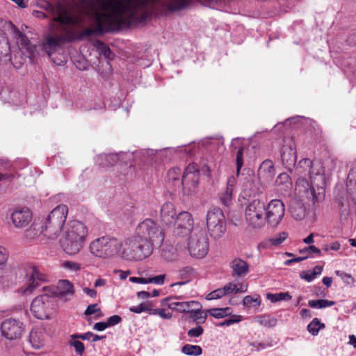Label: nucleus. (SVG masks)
I'll return each mask as SVG.
<instances>
[{"label": "nucleus", "instance_id": "8", "mask_svg": "<svg viewBox=\"0 0 356 356\" xmlns=\"http://www.w3.org/2000/svg\"><path fill=\"white\" fill-rule=\"evenodd\" d=\"M40 7L51 16L50 26L52 29H54L55 22L59 23L60 25H63L68 23H77L79 22V19H73L70 17L72 10H69L62 3H57L54 6L47 1H42L40 3Z\"/></svg>", "mask_w": 356, "mask_h": 356}, {"label": "nucleus", "instance_id": "35", "mask_svg": "<svg viewBox=\"0 0 356 356\" xmlns=\"http://www.w3.org/2000/svg\"><path fill=\"white\" fill-rule=\"evenodd\" d=\"M58 294L60 296L65 295H72L74 293L73 284L68 280H60L58 283Z\"/></svg>", "mask_w": 356, "mask_h": 356}, {"label": "nucleus", "instance_id": "24", "mask_svg": "<svg viewBox=\"0 0 356 356\" xmlns=\"http://www.w3.org/2000/svg\"><path fill=\"white\" fill-rule=\"evenodd\" d=\"M300 256L288 259L284 262L286 265H290L293 262H300L309 257H318L321 254V251L316 246H308L300 250Z\"/></svg>", "mask_w": 356, "mask_h": 356}, {"label": "nucleus", "instance_id": "12", "mask_svg": "<svg viewBox=\"0 0 356 356\" xmlns=\"http://www.w3.org/2000/svg\"><path fill=\"white\" fill-rule=\"evenodd\" d=\"M173 224L175 226L173 230L174 236L177 238H184L192 232L194 221L189 212L183 211L178 214Z\"/></svg>", "mask_w": 356, "mask_h": 356}, {"label": "nucleus", "instance_id": "10", "mask_svg": "<svg viewBox=\"0 0 356 356\" xmlns=\"http://www.w3.org/2000/svg\"><path fill=\"white\" fill-rule=\"evenodd\" d=\"M248 284L244 281L228 282L224 286L213 290L206 296L207 300L220 299L232 294L245 293L248 291Z\"/></svg>", "mask_w": 356, "mask_h": 356}, {"label": "nucleus", "instance_id": "52", "mask_svg": "<svg viewBox=\"0 0 356 356\" xmlns=\"http://www.w3.org/2000/svg\"><path fill=\"white\" fill-rule=\"evenodd\" d=\"M181 170L179 168H172L168 172V177L170 180L175 181L179 179Z\"/></svg>", "mask_w": 356, "mask_h": 356}, {"label": "nucleus", "instance_id": "59", "mask_svg": "<svg viewBox=\"0 0 356 356\" xmlns=\"http://www.w3.org/2000/svg\"><path fill=\"white\" fill-rule=\"evenodd\" d=\"M129 281L134 283L138 284H146L147 282H156V277H152L149 281H147L145 279L137 277H131Z\"/></svg>", "mask_w": 356, "mask_h": 356}, {"label": "nucleus", "instance_id": "15", "mask_svg": "<svg viewBox=\"0 0 356 356\" xmlns=\"http://www.w3.org/2000/svg\"><path fill=\"white\" fill-rule=\"evenodd\" d=\"M4 27L10 30L14 34L19 48L26 54V56L30 58H33L36 49L35 45L31 44L28 38L24 33L19 31L11 22H6Z\"/></svg>", "mask_w": 356, "mask_h": 356}, {"label": "nucleus", "instance_id": "58", "mask_svg": "<svg viewBox=\"0 0 356 356\" xmlns=\"http://www.w3.org/2000/svg\"><path fill=\"white\" fill-rule=\"evenodd\" d=\"M282 182H285L286 184L291 185L290 178L286 173L280 174L276 179V184L277 185H280Z\"/></svg>", "mask_w": 356, "mask_h": 356}, {"label": "nucleus", "instance_id": "48", "mask_svg": "<svg viewBox=\"0 0 356 356\" xmlns=\"http://www.w3.org/2000/svg\"><path fill=\"white\" fill-rule=\"evenodd\" d=\"M161 305L162 308L157 309V314L163 319H170L172 316V310L173 309H170L167 305L163 307L162 302H161Z\"/></svg>", "mask_w": 356, "mask_h": 356}, {"label": "nucleus", "instance_id": "20", "mask_svg": "<svg viewBox=\"0 0 356 356\" xmlns=\"http://www.w3.org/2000/svg\"><path fill=\"white\" fill-rule=\"evenodd\" d=\"M282 160L284 165L289 169L295 165L297 160L296 148L292 139L284 140L282 149Z\"/></svg>", "mask_w": 356, "mask_h": 356}, {"label": "nucleus", "instance_id": "50", "mask_svg": "<svg viewBox=\"0 0 356 356\" xmlns=\"http://www.w3.org/2000/svg\"><path fill=\"white\" fill-rule=\"evenodd\" d=\"M235 177L233 176L229 177L227 179L226 190L224 193L227 195H230L233 197V193L235 188Z\"/></svg>", "mask_w": 356, "mask_h": 356}, {"label": "nucleus", "instance_id": "31", "mask_svg": "<svg viewBox=\"0 0 356 356\" xmlns=\"http://www.w3.org/2000/svg\"><path fill=\"white\" fill-rule=\"evenodd\" d=\"M258 193V189L256 188L254 185V180L252 177H246V181L244 182L243 185V189L241 194L243 198L246 197H250L252 195Z\"/></svg>", "mask_w": 356, "mask_h": 356}, {"label": "nucleus", "instance_id": "47", "mask_svg": "<svg viewBox=\"0 0 356 356\" xmlns=\"http://www.w3.org/2000/svg\"><path fill=\"white\" fill-rule=\"evenodd\" d=\"M192 314V318L199 323H204L208 316L207 310L202 311V309L195 310Z\"/></svg>", "mask_w": 356, "mask_h": 356}, {"label": "nucleus", "instance_id": "34", "mask_svg": "<svg viewBox=\"0 0 356 356\" xmlns=\"http://www.w3.org/2000/svg\"><path fill=\"white\" fill-rule=\"evenodd\" d=\"M348 191L356 199V166L350 170L347 178Z\"/></svg>", "mask_w": 356, "mask_h": 356}, {"label": "nucleus", "instance_id": "56", "mask_svg": "<svg viewBox=\"0 0 356 356\" xmlns=\"http://www.w3.org/2000/svg\"><path fill=\"white\" fill-rule=\"evenodd\" d=\"M220 200L222 204L226 207H229L232 202V197L230 195H227L225 193H222L220 195Z\"/></svg>", "mask_w": 356, "mask_h": 356}, {"label": "nucleus", "instance_id": "26", "mask_svg": "<svg viewBox=\"0 0 356 356\" xmlns=\"http://www.w3.org/2000/svg\"><path fill=\"white\" fill-rule=\"evenodd\" d=\"M204 145L212 152H222L225 149L224 140L222 137L207 138L204 140Z\"/></svg>", "mask_w": 356, "mask_h": 356}, {"label": "nucleus", "instance_id": "25", "mask_svg": "<svg viewBox=\"0 0 356 356\" xmlns=\"http://www.w3.org/2000/svg\"><path fill=\"white\" fill-rule=\"evenodd\" d=\"M232 152L236 155V173L238 175L242 166L243 165V151L244 147L239 138H236L232 142Z\"/></svg>", "mask_w": 356, "mask_h": 356}, {"label": "nucleus", "instance_id": "37", "mask_svg": "<svg viewBox=\"0 0 356 356\" xmlns=\"http://www.w3.org/2000/svg\"><path fill=\"white\" fill-rule=\"evenodd\" d=\"M266 298L273 303L282 300H290L292 296L289 292H280L277 293H266Z\"/></svg>", "mask_w": 356, "mask_h": 356}, {"label": "nucleus", "instance_id": "45", "mask_svg": "<svg viewBox=\"0 0 356 356\" xmlns=\"http://www.w3.org/2000/svg\"><path fill=\"white\" fill-rule=\"evenodd\" d=\"M129 310L131 312L136 313V314H140L143 312H151L152 311V314H154V310L152 309V305L149 302H144L140 303L138 306L131 307L129 308Z\"/></svg>", "mask_w": 356, "mask_h": 356}, {"label": "nucleus", "instance_id": "6", "mask_svg": "<svg viewBox=\"0 0 356 356\" xmlns=\"http://www.w3.org/2000/svg\"><path fill=\"white\" fill-rule=\"evenodd\" d=\"M62 33L55 36L46 38L42 43L43 49L49 57L58 49L62 44L75 40L77 32L75 29H69L65 25H60Z\"/></svg>", "mask_w": 356, "mask_h": 356}, {"label": "nucleus", "instance_id": "33", "mask_svg": "<svg viewBox=\"0 0 356 356\" xmlns=\"http://www.w3.org/2000/svg\"><path fill=\"white\" fill-rule=\"evenodd\" d=\"M185 250L195 259L204 258L208 253V246H185Z\"/></svg>", "mask_w": 356, "mask_h": 356}, {"label": "nucleus", "instance_id": "64", "mask_svg": "<svg viewBox=\"0 0 356 356\" xmlns=\"http://www.w3.org/2000/svg\"><path fill=\"white\" fill-rule=\"evenodd\" d=\"M63 266L66 268H69L74 271L78 270L81 268L80 265L78 263L72 261H65L63 264Z\"/></svg>", "mask_w": 356, "mask_h": 356}, {"label": "nucleus", "instance_id": "11", "mask_svg": "<svg viewBox=\"0 0 356 356\" xmlns=\"http://www.w3.org/2000/svg\"><path fill=\"white\" fill-rule=\"evenodd\" d=\"M285 213L284 203L277 199L272 200L266 206L265 218L266 221L272 226H277L282 220Z\"/></svg>", "mask_w": 356, "mask_h": 356}, {"label": "nucleus", "instance_id": "62", "mask_svg": "<svg viewBox=\"0 0 356 356\" xmlns=\"http://www.w3.org/2000/svg\"><path fill=\"white\" fill-rule=\"evenodd\" d=\"M93 333L91 332H88L84 334H74L73 337L74 338H79V339L82 340H91L92 339Z\"/></svg>", "mask_w": 356, "mask_h": 356}, {"label": "nucleus", "instance_id": "7", "mask_svg": "<svg viewBox=\"0 0 356 356\" xmlns=\"http://www.w3.org/2000/svg\"><path fill=\"white\" fill-rule=\"evenodd\" d=\"M207 226L211 237L215 240L221 238L226 229L225 217L219 208L211 209L207 214Z\"/></svg>", "mask_w": 356, "mask_h": 356}, {"label": "nucleus", "instance_id": "60", "mask_svg": "<svg viewBox=\"0 0 356 356\" xmlns=\"http://www.w3.org/2000/svg\"><path fill=\"white\" fill-rule=\"evenodd\" d=\"M63 251L69 255H74L80 251L79 246H63Z\"/></svg>", "mask_w": 356, "mask_h": 356}, {"label": "nucleus", "instance_id": "2", "mask_svg": "<svg viewBox=\"0 0 356 356\" xmlns=\"http://www.w3.org/2000/svg\"><path fill=\"white\" fill-rule=\"evenodd\" d=\"M299 175L296 184V190L304 192L308 199L314 204L323 197V185L325 182L324 170L318 161L313 162L309 159L300 161L296 167Z\"/></svg>", "mask_w": 356, "mask_h": 356}, {"label": "nucleus", "instance_id": "49", "mask_svg": "<svg viewBox=\"0 0 356 356\" xmlns=\"http://www.w3.org/2000/svg\"><path fill=\"white\" fill-rule=\"evenodd\" d=\"M243 320V317L239 315H234L231 318L218 323V326H230L234 323H237Z\"/></svg>", "mask_w": 356, "mask_h": 356}, {"label": "nucleus", "instance_id": "42", "mask_svg": "<svg viewBox=\"0 0 356 356\" xmlns=\"http://www.w3.org/2000/svg\"><path fill=\"white\" fill-rule=\"evenodd\" d=\"M162 255L167 261H173L178 257L177 246H165L162 250Z\"/></svg>", "mask_w": 356, "mask_h": 356}, {"label": "nucleus", "instance_id": "41", "mask_svg": "<svg viewBox=\"0 0 356 356\" xmlns=\"http://www.w3.org/2000/svg\"><path fill=\"white\" fill-rule=\"evenodd\" d=\"M181 352L187 355L199 356L202 353V349L200 346L186 344L181 348Z\"/></svg>", "mask_w": 356, "mask_h": 356}, {"label": "nucleus", "instance_id": "4", "mask_svg": "<svg viewBox=\"0 0 356 356\" xmlns=\"http://www.w3.org/2000/svg\"><path fill=\"white\" fill-rule=\"evenodd\" d=\"M31 311L38 319H50L56 313V306L52 298L43 294L34 298L31 305Z\"/></svg>", "mask_w": 356, "mask_h": 356}, {"label": "nucleus", "instance_id": "39", "mask_svg": "<svg viewBox=\"0 0 356 356\" xmlns=\"http://www.w3.org/2000/svg\"><path fill=\"white\" fill-rule=\"evenodd\" d=\"M334 305H335V302L325 299L311 300L308 302L309 307L316 309L326 308L333 306Z\"/></svg>", "mask_w": 356, "mask_h": 356}, {"label": "nucleus", "instance_id": "55", "mask_svg": "<svg viewBox=\"0 0 356 356\" xmlns=\"http://www.w3.org/2000/svg\"><path fill=\"white\" fill-rule=\"evenodd\" d=\"M96 241L100 243L102 245H108L117 242L116 238L110 237L108 236H102V238H97Z\"/></svg>", "mask_w": 356, "mask_h": 356}, {"label": "nucleus", "instance_id": "5", "mask_svg": "<svg viewBox=\"0 0 356 356\" xmlns=\"http://www.w3.org/2000/svg\"><path fill=\"white\" fill-rule=\"evenodd\" d=\"M264 202L259 199L250 202L245 209V220L247 224L252 228H260L265 225Z\"/></svg>", "mask_w": 356, "mask_h": 356}, {"label": "nucleus", "instance_id": "63", "mask_svg": "<svg viewBox=\"0 0 356 356\" xmlns=\"http://www.w3.org/2000/svg\"><path fill=\"white\" fill-rule=\"evenodd\" d=\"M99 310L97 304H92L87 307L85 314L87 316L92 315Z\"/></svg>", "mask_w": 356, "mask_h": 356}, {"label": "nucleus", "instance_id": "3", "mask_svg": "<svg viewBox=\"0 0 356 356\" xmlns=\"http://www.w3.org/2000/svg\"><path fill=\"white\" fill-rule=\"evenodd\" d=\"M68 213V207L65 204H59L55 207L46 218L41 227V233L49 239H56L60 235Z\"/></svg>", "mask_w": 356, "mask_h": 356}, {"label": "nucleus", "instance_id": "29", "mask_svg": "<svg viewBox=\"0 0 356 356\" xmlns=\"http://www.w3.org/2000/svg\"><path fill=\"white\" fill-rule=\"evenodd\" d=\"M29 341L35 349H40L44 344V334L40 329H33L29 335Z\"/></svg>", "mask_w": 356, "mask_h": 356}, {"label": "nucleus", "instance_id": "21", "mask_svg": "<svg viewBox=\"0 0 356 356\" xmlns=\"http://www.w3.org/2000/svg\"><path fill=\"white\" fill-rule=\"evenodd\" d=\"M33 215L28 208L16 209L11 213L10 219L16 228H23L32 220Z\"/></svg>", "mask_w": 356, "mask_h": 356}, {"label": "nucleus", "instance_id": "16", "mask_svg": "<svg viewBox=\"0 0 356 356\" xmlns=\"http://www.w3.org/2000/svg\"><path fill=\"white\" fill-rule=\"evenodd\" d=\"M177 298H168L162 300V305H167L170 309L179 312L193 313L195 310L202 309L201 304L197 301L177 302Z\"/></svg>", "mask_w": 356, "mask_h": 356}, {"label": "nucleus", "instance_id": "44", "mask_svg": "<svg viewBox=\"0 0 356 356\" xmlns=\"http://www.w3.org/2000/svg\"><path fill=\"white\" fill-rule=\"evenodd\" d=\"M255 321L261 325L265 327H274L277 323V321L275 318L270 317L268 315L257 316Z\"/></svg>", "mask_w": 356, "mask_h": 356}, {"label": "nucleus", "instance_id": "46", "mask_svg": "<svg viewBox=\"0 0 356 356\" xmlns=\"http://www.w3.org/2000/svg\"><path fill=\"white\" fill-rule=\"evenodd\" d=\"M289 234L286 232H281L275 234L270 240L272 245H280L285 241Z\"/></svg>", "mask_w": 356, "mask_h": 356}, {"label": "nucleus", "instance_id": "22", "mask_svg": "<svg viewBox=\"0 0 356 356\" xmlns=\"http://www.w3.org/2000/svg\"><path fill=\"white\" fill-rule=\"evenodd\" d=\"M176 210L171 202H165L161 209V223L162 226L169 227L175 222Z\"/></svg>", "mask_w": 356, "mask_h": 356}, {"label": "nucleus", "instance_id": "40", "mask_svg": "<svg viewBox=\"0 0 356 356\" xmlns=\"http://www.w3.org/2000/svg\"><path fill=\"white\" fill-rule=\"evenodd\" d=\"M243 305L248 308H257L261 305L260 297L259 295L246 296L243 299Z\"/></svg>", "mask_w": 356, "mask_h": 356}, {"label": "nucleus", "instance_id": "18", "mask_svg": "<svg viewBox=\"0 0 356 356\" xmlns=\"http://www.w3.org/2000/svg\"><path fill=\"white\" fill-rule=\"evenodd\" d=\"M26 282L19 289V293L24 296L31 295L38 286V281H44L43 275L38 272L36 267H33L31 272L27 273Z\"/></svg>", "mask_w": 356, "mask_h": 356}, {"label": "nucleus", "instance_id": "1", "mask_svg": "<svg viewBox=\"0 0 356 356\" xmlns=\"http://www.w3.org/2000/svg\"><path fill=\"white\" fill-rule=\"evenodd\" d=\"M155 2L156 0H81L70 14L73 19H77L79 22L65 25L76 31L75 40L94 33L118 31L147 19Z\"/></svg>", "mask_w": 356, "mask_h": 356}, {"label": "nucleus", "instance_id": "36", "mask_svg": "<svg viewBox=\"0 0 356 356\" xmlns=\"http://www.w3.org/2000/svg\"><path fill=\"white\" fill-rule=\"evenodd\" d=\"M232 310L230 307L225 308H213L207 310L208 315L215 318H222L231 314Z\"/></svg>", "mask_w": 356, "mask_h": 356}, {"label": "nucleus", "instance_id": "32", "mask_svg": "<svg viewBox=\"0 0 356 356\" xmlns=\"http://www.w3.org/2000/svg\"><path fill=\"white\" fill-rule=\"evenodd\" d=\"M323 267L322 266H316L311 270H304L300 273V277L308 282L313 281L318 275L323 272Z\"/></svg>", "mask_w": 356, "mask_h": 356}, {"label": "nucleus", "instance_id": "53", "mask_svg": "<svg viewBox=\"0 0 356 356\" xmlns=\"http://www.w3.org/2000/svg\"><path fill=\"white\" fill-rule=\"evenodd\" d=\"M8 258V252L5 246H0V267L5 265Z\"/></svg>", "mask_w": 356, "mask_h": 356}, {"label": "nucleus", "instance_id": "23", "mask_svg": "<svg viewBox=\"0 0 356 356\" xmlns=\"http://www.w3.org/2000/svg\"><path fill=\"white\" fill-rule=\"evenodd\" d=\"M92 255L101 259L115 257L118 254V246H89Z\"/></svg>", "mask_w": 356, "mask_h": 356}, {"label": "nucleus", "instance_id": "61", "mask_svg": "<svg viewBox=\"0 0 356 356\" xmlns=\"http://www.w3.org/2000/svg\"><path fill=\"white\" fill-rule=\"evenodd\" d=\"M250 346L253 347L257 351H260L269 346L268 344L263 342H252L250 343Z\"/></svg>", "mask_w": 356, "mask_h": 356}, {"label": "nucleus", "instance_id": "9", "mask_svg": "<svg viewBox=\"0 0 356 356\" xmlns=\"http://www.w3.org/2000/svg\"><path fill=\"white\" fill-rule=\"evenodd\" d=\"M88 229L83 223L79 220H70L64 227L63 238L65 243H83Z\"/></svg>", "mask_w": 356, "mask_h": 356}, {"label": "nucleus", "instance_id": "30", "mask_svg": "<svg viewBox=\"0 0 356 356\" xmlns=\"http://www.w3.org/2000/svg\"><path fill=\"white\" fill-rule=\"evenodd\" d=\"M209 243V238L207 233L202 229H195L188 238L189 245H207Z\"/></svg>", "mask_w": 356, "mask_h": 356}, {"label": "nucleus", "instance_id": "38", "mask_svg": "<svg viewBox=\"0 0 356 356\" xmlns=\"http://www.w3.org/2000/svg\"><path fill=\"white\" fill-rule=\"evenodd\" d=\"M325 325L318 318H314L307 325V331L313 336H316L319 331L325 328Z\"/></svg>", "mask_w": 356, "mask_h": 356}, {"label": "nucleus", "instance_id": "54", "mask_svg": "<svg viewBox=\"0 0 356 356\" xmlns=\"http://www.w3.org/2000/svg\"><path fill=\"white\" fill-rule=\"evenodd\" d=\"M203 328L198 325L194 328H192L188 331V336L190 337H198L203 334Z\"/></svg>", "mask_w": 356, "mask_h": 356}, {"label": "nucleus", "instance_id": "13", "mask_svg": "<svg viewBox=\"0 0 356 356\" xmlns=\"http://www.w3.org/2000/svg\"><path fill=\"white\" fill-rule=\"evenodd\" d=\"M150 246H118L116 257L129 261L142 260L152 252Z\"/></svg>", "mask_w": 356, "mask_h": 356}, {"label": "nucleus", "instance_id": "43", "mask_svg": "<svg viewBox=\"0 0 356 356\" xmlns=\"http://www.w3.org/2000/svg\"><path fill=\"white\" fill-rule=\"evenodd\" d=\"M69 345L74 348V350L77 355L82 356L85 351L84 344L79 341V338H74L73 334L70 337Z\"/></svg>", "mask_w": 356, "mask_h": 356}, {"label": "nucleus", "instance_id": "19", "mask_svg": "<svg viewBox=\"0 0 356 356\" xmlns=\"http://www.w3.org/2000/svg\"><path fill=\"white\" fill-rule=\"evenodd\" d=\"M136 234L141 242L153 243L156 235L155 222L152 219H146L136 228Z\"/></svg>", "mask_w": 356, "mask_h": 356}, {"label": "nucleus", "instance_id": "14", "mask_svg": "<svg viewBox=\"0 0 356 356\" xmlns=\"http://www.w3.org/2000/svg\"><path fill=\"white\" fill-rule=\"evenodd\" d=\"M200 179V172L197 165L195 163L189 164L185 169L182 176V186L184 191L188 194L195 191Z\"/></svg>", "mask_w": 356, "mask_h": 356}, {"label": "nucleus", "instance_id": "27", "mask_svg": "<svg viewBox=\"0 0 356 356\" xmlns=\"http://www.w3.org/2000/svg\"><path fill=\"white\" fill-rule=\"evenodd\" d=\"M120 159V154H103L97 156L96 162L100 166L110 167L116 164Z\"/></svg>", "mask_w": 356, "mask_h": 356}, {"label": "nucleus", "instance_id": "17", "mask_svg": "<svg viewBox=\"0 0 356 356\" xmlns=\"http://www.w3.org/2000/svg\"><path fill=\"white\" fill-rule=\"evenodd\" d=\"M22 324L15 319H6L1 326L2 335L8 340L19 338L22 334Z\"/></svg>", "mask_w": 356, "mask_h": 356}, {"label": "nucleus", "instance_id": "28", "mask_svg": "<svg viewBox=\"0 0 356 356\" xmlns=\"http://www.w3.org/2000/svg\"><path fill=\"white\" fill-rule=\"evenodd\" d=\"M230 268L232 270V276H245L248 272V264L241 259H235L230 263Z\"/></svg>", "mask_w": 356, "mask_h": 356}, {"label": "nucleus", "instance_id": "57", "mask_svg": "<svg viewBox=\"0 0 356 356\" xmlns=\"http://www.w3.org/2000/svg\"><path fill=\"white\" fill-rule=\"evenodd\" d=\"M122 321V318L118 315H113L108 318L106 323L108 325V327L113 326L119 323H120Z\"/></svg>", "mask_w": 356, "mask_h": 356}, {"label": "nucleus", "instance_id": "51", "mask_svg": "<svg viewBox=\"0 0 356 356\" xmlns=\"http://www.w3.org/2000/svg\"><path fill=\"white\" fill-rule=\"evenodd\" d=\"M321 238L322 237L319 234L312 233L308 236L302 240V242L306 244H311L314 243H321Z\"/></svg>", "mask_w": 356, "mask_h": 356}]
</instances>
